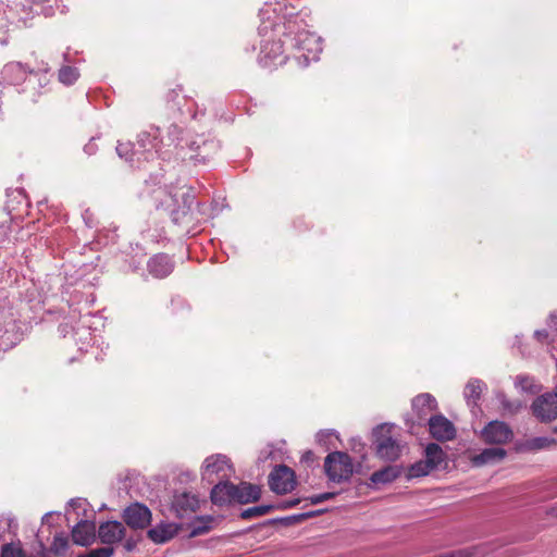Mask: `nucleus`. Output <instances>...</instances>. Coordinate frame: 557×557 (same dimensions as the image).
I'll use <instances>...</instances> for the list:
<instances>
[{
  "label": "nucleus",
  "mask_w": 557,
  "mask_h": 557,
  "mask_svg": "<svg viewBox=\"0 0 557 557\" xmlns=\"http://www.w3.org/2000/svg\"><path fill=\"white\" fill-rule=\"evenodd\" d=\"M433 470L431 469V467L428 465V462L425 460H420V461H417L416 463H413L408 469L407 476H408V479L420 478V476L428 475Z\"/></svg>",
  "instance_id": "obj_21"
},
{
  "label": "nucleus",
  "mask_w": 557,
  "mask_h": 557,
  "mask_svg": "<svg viewBox=\"0 0 557 557\" xmlns=\"http://www.w3.org/2000/svg\"><path fill=\"white\" fill-rule=\"evenodd\" d=\"M556 432H557V428H556Z\"/></svg>",
  "instance_id": "obj_41"
},
{
  "label": "nucleus",
  "mask_w": 557,
  "mask_h": 557,
  "mask_svg": "<svg viewBox=\"0 0 557 557\" xmlns=\"http://www.w3.org/2000/svg\"><path fill=\"white\" fill-rule=\"evenodd\" d=\"M548 324L549 326L557 329V313L550 314Z\"/></svg>",
  "instance_id": "obj_34"
},
{
  "label": "nucleus",
  "mask_w": 557,
  "mask_h": 557,
  "mask_svg": "<svg viewBox=\"0 0 557 557\" xmlns=\"http://www.w3.org/2000/svg\"><path fill=\"white\" fill-rule=\"evenodd\" d=\"M70 507L72 508H83L85 507L86 505V500L85 499H82V498H77V499H72L70 503H69Z\"/></svg>",
  "instance_id": "obj_33"
},
{
  "label": "nucleus",
  "mask_w": 557,
  "mask_h": 557,
  "mask_svg": "<svg viewBox=\"0 0 557 557\" xmlns=\"http://www.w3.org/2000/svg\"><path fill=\"white\" fill-rule=\"evenodd\" d=\"M311 455H312L311 451H308L307 453V458H310Z\"/></svg>",
  "instance_id": "obj_39"
},
{
  "label": "nucleus",
  "mask_w": 557,
  "mask_h": 557,
  "mask_svg": "<svg viewBox=\"0 0 557 557\" xmlns=\"http://www.w3.org/2000/svg\"><path fill=\"white\" fill-rule=\"evenodd\" d=\"M270 509H271L270 506H259V507L249 508L243 512V517L250 518L252 516H263L267 512H269Z\"/></svg>",
  "instance_id": "obj_29"
},
{
  "label": "nucleus",
  "mask_w": 557,
  "mask_h": 557,
  "mask_svg": "<svg viewBox=\"0 0 557 557\" xmlns=\"http://www.w3.org/2000/svg\"><path fill=\"white\" fill-rule=\"evenodd\" d=\"M123 519L133 529H144L151 521V512L145 505L135 503L124 510Z\"/></svg>",
  "instance_id": "obj_7"
},
{
  "label": "nucleus",
  "mask_w": 557,
  "mask_h": 557,
  "mask_svg": "<svg viewBox=\"0 0 557 557\" xmlns=\"http://www.w3.org/2000/svg\"><path fill=\"white\" fill-rule=\"evenodd\" d=\"M13 72H26V69L21 63H11L5 66V73H13Z\"/></svg>",
  "instance_id": "obj_30"
},
{
  "label": "nucleus",
  "mask_w": 557,
  "mask_h": 557,
  "mask_svg": "<svg viewBox=\"0 0 557 557\" xmlns=\"http://www.w3.org/2000/svg\"><path fill=\"white\" fill-rule=\"evenodd\" d=\"M233 473L232 465L226 456L213 455L205 459L201 468L202 480L213 483L223 480Z\"/></svg>",
  "instance_id": "obj_3"
},
{
  "label": "nucleus",
  "mask_w": 557,
  "mask_h": 557,
  "mask_svg": "<svg viewBox=\"0 0 557 557\" xmlns=\"http://www.w3.org/2000/svg\"><path fill=\"white\" fill-rule=\"evenodd\" d=\"M507 456V451L500 447L485 448L480 454L471 456L470 460L473 466L482 467L485 465H494L503 461Z\"/></svg>",
  "instance_id": "obj_13"
},
{
  "label": "nucleus",
  "mask_w": 557,
  "mask_h": 557,
  "mask_svg": "<svg viewBox=\"0 0 557 557\" xmlns=\"http://www.w3.org/2000/svg\"><path fill=\"white\" fill-rule=\"evenodd\" d=\"M78 78V72L71 66H64L59 72V79L65 85H71Z\"/></svg>",
  "instance_id": "obj_23"
},
{
  "label": "nucleus",
  "mask_w": 557,
  "mask_h": 557,
  "mask_svg": "<svg viewBox=\"0 0 557 557\" xmlns=\"http://www.w3.org/2000/svg\"><path fill=\"white\" fill-rule=\"evenodd\" d=\"M199 498L191 493H181L174 496L173 508L180 517L195 512L199 508Z\"/></svg>",
  "instance_id": "obj_12"
},
{
  "label": "nucleus",
  "mask_w": 557,
  "mask_h": 557,
  "mask_svg": "<svg viewBox=\"0 0 557 557\" xmlns=\"http://www.w3.org/2000/svg\"><path fill=\"white\" fill-rule=\"evenodd\" d=\"M429 428L431 435L437 441H450L456 435L454 424L442 414H436L430 418Z\"/></svg>",
  "instance_id": "obj_8"
},
{
  "label": "nucleus",
  "mask_w": 557,
  "mask_h": 557,
  "mask_svg": "<svg viewBox=\"0 0 557 557\" xmlns=\"http://www.w3.org/2000/svg\"><path fill=\"white\" fill-rule=\"evenodd\" d=\"M533 414L542 422H549L557 418V394L547 393L537 397L531 406Z\"/></svg>",
  "instance_id": "obj_5"
},
{
  "label": "nucleus",
  "mask_w": 557,
  "mask_h": 557,
  "mask_svg": "<svg viewBox=\"0 0 557 557\" xmlns=\"http://www.w3.org/2000/svg\"><path fill=\"white\" fill-rule=\"evenodd\" d=\"M500 401H502V404H503L504 408H505L506 410H508L509 412H516V411L521 407V404H520V403H517V404H513V405L508 404V403L504 399V397H503V396L500 397Z\"/></svg>",
  "instance_id": "obj_31"
},
{
  "label": "nucleus",
  "mask_w": 557,
  "mask_h": 557,
  "mask_svg": "<svg viewBox=\"0 0 557 557\" xmlns=\"http://www.w3.org/2000/svg\"><path fill=\"white\" fill-rule=\"evenodd\" d=\"M393 429V424L383 423L373 430L376 455L383 460L394 461L403 451V445L392 434Z\"/></svg>",
  "instance_id": "obj_1"
},
{
  "label": "nucleus",
  "mask_w": 557,
  "mask_h": 557,
  "mask_svg": "<svg viewBox=\"0 0 557 557\" xmlns=\"http://www.w3.org/2000/svg\"><path fill=\"white\" fill-rule=\"evenodd\" d=\"M332 496H333V494H331V493L320 494V495L313 496L311 498V503L312 504H319V503H322V502H324L326 499H330Z\"/></svg>",
  "instance_id": "obj_32"
},
{
  "label": "nucleus",
  "mask_w": 557,
  "mask_h": 557,
  "mask_svg": "<svg viewBox=\"0 0 557 557\" xmlns=\"http://www.w3.org/2000/svg\"><path fill=\"white\" fill-rule=\"evenodd\" d=\"M412 408L419 417H425L437 408L435 398L430 394H421L412 400Z\"/></svg>",
  "instance_id": "obj_18"
},
{
  "label": "nucleus",
  "mask_w": 557,
  "mask_h": 557,
  "mask_svg": "<svg viewBox=\"0 0 557 557\" xmlns=\"http://www.w3.org/2000/svg\"><path fill=\"white\" fill-rule=\"evenodd\" d=\"M235 493L234 484L227 481H221L211 490V500L218 506L228 505L235 503Z\"/></svg>",
  "instance_id": "obj_11"
},
{
  "label": "nucleus",
  "mask_w": 557,
  "mask_h": 557,
  "mask_svg": "<svg viewBox=\"0 0 557 557\" xmlns=\"http://www.w3.org/2000/svg\"><path fill=\"white\" fill-rule=\"evenodd\" d=\"M50 517V513H46L44 517H42V522H46L48 520V518Z\"/></svg>",
  "instance_id": "obj_36"
},
{
  "label": "nucleus",
  "mask_w": 557,
  "mask_h": 557,
  "mask_svg": "<svg viewBox=\"0 0 557 557\" xmlns=\"http://www.w3.org/2000/svg\"><path fill=\"white\" fill-rule=\"evenodd\" d=\"M235 503L248 504L257 502L261 496L260 487L250 483L242 482L235 485Z\"/></svg>",
  "instance_id": "obj_15"
},
{
  "label": "nucleus",
  "mask_w": 557,
  "mask_h": 557,
  "mask_svg": "<svg viewBox=\"0 0 557 557\" xmlns=\"http://www.w3.org/2000/svg\"><path fill=\"white\" fill-rule=\"evenodd\" d=\"M270 487L277 494H286L295 487V475L292 469L286 466H280L270 474Z\"/></svg>",
  "instance_id": "obj_6"
},
{
  "label": "nucleus",
  "mask_w": 557,
  "mask_h": 557,
  "mask_svg": "<svg viewBox=\"0 0 557 557\" xmlns=\"http://www.w3.org/2000/svg\"><path fill=\"white\" fill-rule=\"evenodd\" d=\"M262 62H263V64H264L265 66L270 65L268 61H263V60H262Z\"/></svg>",
  "instance_id": "obj_38"
},
{
  "label": "nucleus",
  "mask_w": 557,
  "mask_h": 557,
  "mask_svg": "<svg viewBox=\"0 0 557 557\" xmlns=\"http://www.w3.org/2000/svg\"><path fill=\"white\" fill-rule=\"evenodd\" d=\"M1 557H24V554L18 545L7 544L2 547Z\"/></svg>",
  "instance_id": "obj_26"
},
{
  "label": "nucleus",
  "mask_w": 557,
  "mask_h": 557,
  "mask_svg": "<svg viewBox=\"0 0 557 557\" xmlns=\"http://www.w3.org/2000/svg\"><path fill=\"white\" fill-rule=\"evenodd\" d=\"M96 524L92 521H79L72 530V540L76 545L88 546L95 542Z\"/></svg>",
  "instance_id": "obj_9"
},
{
  "label": "nucleus",
  "mask_w": 557,
  "mask_h": 557,
  "mask_svg": "<svg viewBox=\"0 0 557 557\" xmlns=\"http://www.w3.org/2000/svg\"><path fill=\"white\" fill-rule=\"evenodd\" d=\"M116 151L121 158H124L127 161H133V156L137 152L133 151V145L131 143H120L116 147Z\"/></svg>",
  "instance_id": "obj_25"
},
{
  "label": "nucleus",
  "mask_w": 557,
  "mask_h": 557,
  "mask_svg": "<svg viewBox=\"0 0 557 557\" xmlns=\"http://www.w3.org/2000/svg\"><path fill=\"white\" fill-rule=\"evenodd\" d=\"M114 549L111 546L100 547L91 549L86 554L79 555L78 557H111Z\"/></svg>",
  "instance_id": "obj_27"
},
{
  "label": "nucleus",
  "mask_w": 557,
  "mask_h": 557,
  "mask_svg": "<svg viewBox=\"0 0 557 557\" xmlns=\"http://www.w3.org/2000/svg\"><path fill=\"white\" fill-rule=\"evenodd\" d=\"M431 469L438 470L446 466V455L435 443L429 444L425 448V459Z\"/></svg>",
  "instance_id": "obj_17"
},
{
  "label": "nucleus",
  "mask_w": 557,
  "mask_h": 557,
  "mask_svg": "<svg viewBox=\"0 0 557 557\" xmlns=\"http://www.w3.org/2000/svg\"><path fill=\"white\" fill-rule=\"evenodd\" d=\"M515 384L522 392H527V393H534L535 392V389H534L535 386H534L533 380L528 377V376H519V377H517Z\"/></svg>",
  "instance_id": "obj_28"
},
{
  "label": "nucleus",
  "mask_w": 557,
  "mask_h": 557,
  "mask_svg": "<svg viewBox=\"0 0 557 557\" xmlns=\"http://www.w3.org/2000/svg\"><path fill=\"white\" fill-rule=\"evenodd\" d=\"M311 455H312L311 451H308L307 453V458H310Z\"/></svg>",
  "instance_id": "obj_40"
},
{
  "label": "nucleus",
  "mask_w": 557,
  "mask_h": 557,
  "mask_svg": "<svg viewBox=\"0 0 557 557\" xmlns=\"http://www.w3.org/2000/svg\"><path fill=\"white\" fill-rule=\"evenodd\" d=\"M148 269L150 274L161 278L172 272L173 264L171 263L168 256L158 255L150 259Z\"/></svg>",
  "instance_id": "obj_16"
},
{
  "label": "nucleus",
  "mask_w": 557,
  "mask_h": 557,
  "mask_svg": "<svg viewBox=\"0 0 557 557\" xmlns=\"http://www.w3.org/2000/svg\"><path fill=\"white\" fill-rule=\"evenodd\" d=\"M67 547H69V541L65 536H63V535L54 536L53 543L51 545V550L55 555H63L65 553V550L67 549Z\"/></svg>",
  "instance_id": "obj_24"
},
{
  "label": "nucleus",
  "mask_w": 557,
  "mask_h": 557,
  "mask_svg": "<svg viewBox=\"0 0 557 557\" xmlns=\"http://www.w3.org/2000/svg\"><path fill=\"white\" fill-rule=\"evenodd\" d=\"M484 384L479 380H471L465 388V397L469 400H476L483 389Z\"/></svg>",
  "instance_id": "obj_22"
},
{
  "label": "nucleus",
  "mask_w": 557,
  "mask_h": 557,
  "mask_svg": "<svg viewBox=\"0 0 557 557\" xmlns=\"http://www.w3.org/2000/svg\"><path fill=\"white\" fill-rule=\"evenodd\" d=\"M325 473L333 482L347 481L352 472L354 465L351 458L342 451H334L326 456L324 461Z\"/></svg>",
  "instance_id": "obj_2"
},
{
  "label": "nucleus",
  "mask_w": 557,
  "mask_h": 557,
  "mask_svg": "<svg viewBox=\"0 0 557 557\" xmlns=\"http://www.w3.org/2000/svg\"><path fill=\"white\" fill-rule=\"evenodd\" d=\"M557 445V441L547 436H536L528 438L518 445V451L521 453H534L539 450L548 449Z\"/></svg>",
  "instance_id": "obj_14"
},
{
  "label": "nucleus",
  "mask_w": 557,
  "mask_h": 557,
  "mask_svg": "<svg viewBox=\"0 0 557 557\" xmlns=\"http://www.w3.org/2000/svg\"><path fill=\"white\" fill-rule=\"evenodd\" d=\"M400 472L397 466H387L382 470L373 472L370 480L373 484H386L397 479Z\"/></svg>",
  "instance_id": "obj_20"
},
{
  "label": "nucleus",
  "mask_w": 557,
  "mask_h": 557,
  "mask_svg": "<svg viewBox=\"0 0 557 557\" xmlns=\"http://www.w3.org/2000/svg\"><path fill=\"white\" fill-rule=\"evenodd\" d=\"M535 336L537 337V339H540V341H541L542 338H546V337H547V334H546V332H544V331H536V332H535Z\"/></svg>",
  "instance_id": "obj_35"
},
{
  "label": "nucleus",
  "mask_w": 557,
  "mask_h": 557,
  "mask_svg": "<svg viewBox=\"0 0 557 557\" xmlns=\"http://www.w3.org/2000/svg\"><path fill=\"white\" fill-rule=\"evenodd\" d=\"M176 527L171 523H161L148 531V536L154 543H165L176 534Z\"/></svg>",
  "instance_id": "obj_19"
},
{
  "label": "nucleus",
  "mask_w": 557,
  "mask_h": 557,
  "mask_svg": "<svg viewBox=\"0 0 557 557\" xmlns=\"http://www.w3.org/2000/svg\"><path fill=\"white\" fill-rule=\"evenodd\" d=\"M480 438L485 444L505 445L512 441L513 431L507 423L494 420L480 431Z\"/></svg>",
  "instance_id": "obj_4"
},
{
  "label": "nucleus",
  "mask_w": 557,
  "mask_h": 557,
  "mask_svg": "<svg viewBox=\"0 0 557 557\" xmlns=\"http://www.w3.org/2000/svg\"><path fill=\"white\" fill-rule=\"evenodd\" d=\"M125 535V529L119 521H107L99 527L98 536L103 544L112 545Z\"/></svg>",
  "instance_id": "obj_10"
},
{
  "label": "nucleus",
  "mask_w": 557,
  "mask_h": 557,
  "mask_svg": "<svg viewBox=\"0 0 557 557\" xmlns=\"http://www.w3.org/2000/svg\"><path fill=\"white\" fill-rule=\"evenodd\" d=\"M275 46H276V51H278V52H280V50H281V46H278V45H275Z\"/></svg>",
  "instance_id": "obj_37"
}]
</instances>
